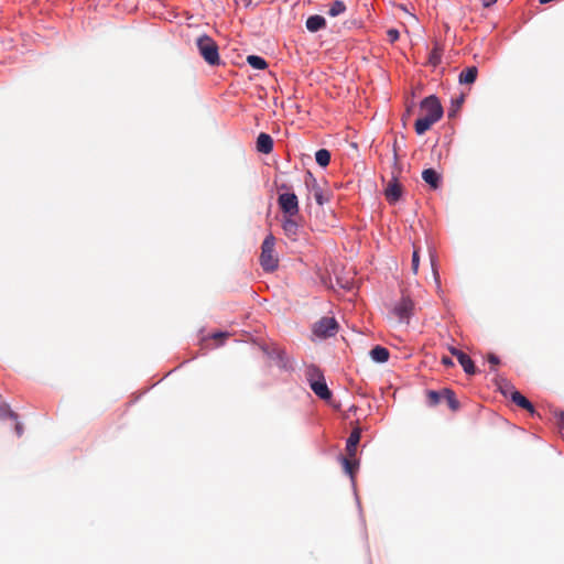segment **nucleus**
Instances as JSON below:
<instances>
[{
  "mask_svg": "<svg viewBox=\"0 0 564 564\" xmlns=\"http://www.w3.org/2000/svg\"><path fill=\"white\" fill-rule=\"evenodd\" d=\"M196 46L199 55L210 66L220 65V57L217 43L207 34L197 37Z\"/></svg>",
  "mask_w": 564,
  "mask_h": 564,
  "instance_id": "obj_1",
  "label": "nucleus"
},
{
  "mask_svg": "<svg viewBox=\"0 0 564 564\" xmlns=\"http://www.w3.org/2000/svg\"><path fill=\"white\" fill-rule=\"evenodd\" d=\"M275 239L268 235L261 246L260 264L267 272H273L279 264V259L274 253Z\"/></svg>",
  "mask_w": 564,
  "mask_h": 564,
  "instance_id": "obj_2",
  "label": "nucleus"
},
{
  "mask_svg": "<svg viewBox=\"0 0 564 564\" xmlns=\"http://www.w3.org/2000/svg\"><path fill=\"white\" fill-rule=\"evenodd\" d=\"M306 377L310 382V387L313 392L323 400H328L332 397V393L325 382V379L319 371V369L315 366H311L306 370Z\"/></svg>",
  "mask_w": 564,
  "mask_h": 564,
  "instance_id": "obj_3",
  "label": "nucleus"
},
{
  "mask_svg": "<svg viewBox=\"0 0 564 564\" xmlns=\"http://www.w3.org/2000/svg\"><path fill=\"white\" fill-rule=\"evenodd\" d=\"M444 108H429L425 115L416 119L414 128L420 135L424 134L431 127L443 117Z\"/></svg>",
  "mask_w": 564,
  "mask_h": 564,
  "instance_id": "obj_4",
  "label": "nucleus"
},
{
  "mask_svg": "<svg viewBox=\"0 0 564 564\" xmlns=\"http://www.w3.org/2000/svg\"><path fill=\"white\" fill-rule=\"evenodd\" d=\"M305 185L308 188L310 193L313 195L314 199L319 206L328 203L330 199V194L328 191L323 188L316 181V178L308 172L305 177Z\"/></svg>",
  "mask_w": 564,
  "mask_h": 564,
  "instance_id": "obj_5",
  "label": "nucleus"
},
{
  "mask_svg": "<svg viewBox=\"0 0 564 564\" xmlns=\"http://www.w3.org/2000/svg\"><path fill=\"white\" fill-rule=\"evenodd\" d=\"M278 204L283 214L289 217L299 215V199L294 193H283L278 197Z\"/></svg>",
  "mask_w": 564,
  "mask_h": 564,
  "instance_id": "obj_6",
  "label": "nucleus"
},
{
  "mask_svg": "<svg viewBox=\"0 0 564 564\" xmlns=\"http://www.w3.org/2000/svg\"><path fill=\"white\" fill-rule=\"evenodd\" d=\"M338 324L334 317H322L314 324L313 333L319 338L332 337L337 333Z\"/></svg>",
  "mask_w": 564,
  "mask_h": 564,
  "instance_id": "obj_7",
  "label": "nucleus"
},
{
  "mask_svg": "<svg viewBox=\"0 0 564 564\" xmlns=\"http://www.w3.org/2000/svg\"><path fill=\"white\" fill-rule=\"evenodd\" d=\"M502 393L506 397H510L511 401L516 403L521 409L527 410L531 414L535 413L533 404L524 397L522 395L518 390H514L513 387H506V389H502Z\"/></svg>",
  "mask_w": 564,
  "mask_h": 564,
  "instance_id": "obj_8",
  "label": "nucleus"
},
{
  "mask_svg": "<svg viewBox=\"0 0 564 564\" xmlns=\"http://www.w3.org/2000/svg\"><path fill=\"white\" fill-rule=\"evenodd\" d=\"M414 308V303L411 299L403 296L394 306L393 313L400 321H409Z\"/></svg>",
  "mask_w": 564,
  "mask_h": 564,
  "instance_id": "obj_9",
  "label": "nucleus"
},
{
  "mask_svg": "<svg viewBox=\"0 0 564 564\" xmlns=\"http://www.w3.org/2000/svg\"><path fill=\"white\" fill-rule=\"evenodd\" d=\"M386 198L389 203H397L402 196V185L398 182L397 177L389 182L388 186L384 189Z\"/></svg>",
  "mask_w": 564,
  "mask_h": 564,
  "instance_id": "obj_10",
  "label": "nucleus"
},
{
  "mask_svg": "<svg viewBox=\"0 0 564 564\" xmlns=\"http://www.w3.org/2000/svg\"><path fill=\"white\" fill-rule=\"evenodd\" d=\"M305 26L310 32L315 33L326 26V20L319 14H313L306 19Z\"/></svg>",
  "mask_w": 564,
  "mask_h": 564,
  "instance_id": "obj_11",
  "label": "nucleus"
},
{
  "mask_svg": "<svg viewBox=\"0 0 564 564\" xmlns=\"http://www.w3.org/2000/svg\"><path fill=\"white\" fill-rule=\"evenodd\" d=\"M478 68L476 66H469L463 69L458 75L459 84L470 85L477 79Z\"/></svg>",
  "mask_w": 564,
  "mask_h": 564,
  "instance_id": "obj_12",
  "label": "nucleus"
},
{
  "mask_svg": "<svg viewBox=\"0 0 564 564\" xmlns=\"http://www.w3.org/2000/svg\"><path fill=\"white\" fill-rule=\"evenodd\" d=\"M273 149V140L267 133H260L257 139V150L261 153L268 154Z\"/></svg>",
  "mask_w": 564,
  "mask_h": 564,
  "instance_id": "obj_13",
  "label": "nucleus"
},
{
  "mask_svg": "<svg viewBox=\"0 0 564 564\" xmlns=\"http://www.w3.org/2000/svg\"><path fill=\"white\" fill-rule=\"evenodd\" d=\"M443 50L438 43H435L429 53L427 64L432 67H437L442 62Z\"/></svg>",
  "mask_w": 564,
  "mask_h": 564,
  "instance_id": "obj_14",
  "label": "nucleus"
},
{
  "mask_svg": "<svg viewBox=\"0 0 564 564\" xmlns=\"http://www.w3.org/2000/svg\"><path fill=\"white\" fill-rule=\"evenodd\" d=\"M422 178L425 183H427L432 188H437L440 186V175L433 169H426L422 172Z\"/></svg>",
  "mask_w": 564,
  "mask_h": 564,
  "instance_id": "obj_15",
  "label": "nucleus"
},
{
  "mask_svg": "<svg viewBox=\"0 0 564 564\" xmlns=\"http://www.w3.org/2000/svg\"><path fill=\"white\" fill-rule=\"evenodd\" d=\"M282 228L285 232L286 236L289 237H293V236H296L297 235V231H299V224L297 221L294 219V217H286L284 220H283V224H282Z\"/></svg>",
  "mask_w": 564,
  "mask_h": 564,
  "instance_id": "obj_16",
  "label": "nucleus"
},
{
  "mask_svg": "<svg viewBox=\"0 0 564 564\" xmlns=\"http://www.w3.org/2000/svg\"><path fill=\"white\" fill-rule=\"evenodd\" d=\"M370 356L377 362H386L389 359L390 352L382 346H376L370 350Z\"/></svg>",
  "mask_w": 564,
  "mask_h": 564,
  "instance_id": "obj_17",
  "label": "nucleus"
},
{
  "mask_svg": "<svg viewBox=\"0 0 564 564\" xmlns=\"http://www.w3.org/2000/svg\"><path fill=\"white\" fill-rule=\"evenodd\" d=\"M341 465L344 467L345 473L348 474L351 479H354L355 473L358 469L357 459L350 457H341Z\"/></svg>",
  "mask_w": 564,
  "mask_h": 564,
  "instance_id": "obj_18",
  "label": "nucleus"
},
{
  "mask_svg": "<svg viewBox=\"0 0 564 564\" xmlns=\"http://www.w3.org/2000/svg\"><path fill=\"white\" fill-rule=\"evenodd\" d=\"M443 400L447 402V405L452 411H457L459 409V402L456 399V395L453 390L444 388L443 389Z\"/></svg>",
  "mask_w": 564,
  "mask_h": 564,
  "instance_id": "obj_19",
  "label": "nucleus"
},
{
  "mask_svg": "<svg viewBox=\"0 0 564 564\" xmlns=\"http://www.w3.org/2000/svg\"><path fill=\"white\" fill-rule=\"evenodd\" d=\"M247 63L253 69H258V70H262L268 67L267 61L262 56H259V55H248Z\"/></svg>",
  "mask_w": 564,
  "mask_h": 564,
  "instance_id": "obj_20",
  "label": "nucleus"
},
{
  "mask_svg": "<svg viewBox=\"0 0 564 564\" xmlns=\"http://www.w3.org/2000/svg\"><path fill=\"white\" fill-rule=\"evenodd\" d=\"M462 358L458 360L460 366L463 367L464 371L467 375H475L476 373V367L471 358L465 354L464 356H460Z\"/></svg>",
  "mask_w": 564,
  "mask_h": 564,
  "instance_id": "obj_21",
  "label": "nucleus"
},
{
  "mask_svg": "<svg viewBox=\"0 0 564 564\" xmlns=\"http://www.w3.org/2000/svg\"><path fill=\"white\" fill-rule=\"evenodd\" d=\"M346 11V4L341 0H335L327 11L329 17H337Z\"/></svg>",
  "mask_w": 564,
  "mask_h": 564,
  "instance_id": "obj_22",
  "label": "nucleus"
},
{
  "mask_svg": "<svg viewBox=\"0 0 564 564\" xmlns=\"http://www.w3.org/2000/svg\"><path fill=\"white\" fill-rule=\"evenodd\" d=\"M315 160L318 165L325 167L330 162V152L326 149H321L315 153Z\"/></svg>",
  "mask_w": 564,
  "mask_h": 564,
  "instance_id": "obj_23",
  "label": "nucleus"
},
{
  "mask_svg": "<svg viewBox=\"0 0 564 564\" xmlns=\"http://www.w3.org/2000/svg\"><path fill=\"white\" fill-rule=\"evenodd\" d=\"M427 397V403L431 406L437 405L443 400V389L441 391L430 390L426 393Z\"/></svg>",
  "mask_w": 564,
  "mask_h": 564,
  "instance_id": "obj_24",
  "label": "nucleus"
},
{
  "mask_svg": "<svg viewBox=\"0 0 564 564\" xmlns=\"http://www.w3.org/2000/svg\"><path fill=\"white\" fill-rule=\"evenodd\" d=\"M360 437H361V429L355 427L351 431V433L347 440V443L349 444L350 447H357L360 442Z\"/></svg>",
  "mask_w": 564,
  "mask_h": 564,
  "instance_id": "obj_25",
  "label": "nucleus"
},
{
  "mask_svg": "<svg viewBox=\"0 0 564 564\" xmlns=\"http://www.w3.org/2000/svg\"><path fill=\"white\" fill-rule=\"evenodd\" d=\"M417 106H442L436 95H429L420 100Z\"/></svg>",
  "mask_w": 564,
  "mask_h": 564,
  "instance_id": "obj_26",
  "label": "nucleus"
},
{
  "mask_svg": "<svg viewBox=\"0 0 564 564\" xmlns=\"http://www.w3.org/2000/svg\"><path fill=\"white\" fill-rule=\"evenodd\" d=\"M0 417L1 419H12L14 421L18 420V414L13 412L8 405H2L0 408Z\"/></svg>",
  "mask_w": 564,
  "mask_h": 564,
  "instance_id": "obj_27",
  "label": "nucleus"
},
{
  "mask_svg": "<svg viewBox=\"0 0 564 564\" xmlns=\"http://www.w3.org/2000/svg\"><path fill=\"white\" fill-rule=\"evenodd\" d=\"M419 265H420L419 249L414 246V250H413V253H412V263H411V270H412V272L414 274H417Z\"/></svg>",
  "mask_w": 564,
  "mask_h": 564,
  "instance_id": "obj_28",
  "label": "nucleus"
},
{
  "mask_svg": "<svg viewBox=\"0 0 564 564\" xmlns=\"http://www.w3.org/2000/svg\"><path fill=\"white\" fill-rule=\"evenodd\" d=\"M387 36L390 43H394L400 37V32L397 29H389L387 31Z\"/></svg>",
  "mask_w": 564,
  "mask_h": 564,
  "instance_id": "obj_29",
  "label": "nucleus"
},
{
  "mask_svg": "<svg viewBox=\"0 0 564 564\" xmlns=\"http://www.w3.org/2000/svg\"><path fill=\"white\" fill-rule=\"evenodd\" d=\"M347 455L345 457L356 458L357 447H350L349 444H346Z\"/></svg>",
  "mask_w": 564,
  "mask_h": 564,
  "instance_id": "obj_30",
  "label": "nucleus"
},
{
  "mask_svg": "<svg viewBox=\"0 0 564 564\" xmlns=\"http://www.w3.org/2000/svg\"><path fill=\"white\" fill-rule=\"evenodd\" d=\"M463 102H464V96L460 95L456 99L451 100V106H462Z\"/></svg>",
  "mask_w": 564,
  "mask_h": 564,
  "instance_id": "obj_31",
  "label": "nucleus"
},
{
  "mask_svg": "<svg viewBox=\"0 0 564 564\" xmlns=\"http://www.w3.org/2000/svg\"><path fill=\"white\" fill-rule=\"evenodd\" d=\"M488 361L490 365L496 366L499 364V358L496 355L490 354L488 356Z\"/></svg>",
  "mask_w": 564,
  "mask_h": 564,
  "instance_id": "obj_32",
  "label": "nucleus"
},
{
  "mask_svg": "<svg viewBox=\"0 0 564 564\" xmlns=\"http://www.w3.org/2000/svg\"><path fill=\"white\" fill-rule=\"evenodd\" d=\"M442 364L444 366H446V367H453L454 366L453 360L449 357H447V356L442 357Z\"/></svg>",
  "mask_w": 564,
  "mask_h": 564,
  "instance_id": "obj_33",
  "label": "nucleus"
},
{
  "mask_svg": "<svg viewBox=\"0 0 564 564\" xmlns=\"http://www.w3.org/2000/svg\"><path fill=\"white\" fill-rule=\"evenodd\" d=\"M15 433L18 436H21L23 434V426L20 422L15 423Z\"/></svg>",
  "mask_w": 564,
  "mask_h": 564,
  "instance_id": "obj_34",
  "label": "nucleus"
},
{
  "mask_svg": "<svg viewBox=\"0 0 564 564\" xmlns=\"http://www.w3.org/2000/svg\"><path fill=\"white\" fill-rule=\"evenodd\" d=\"M557 419H558V424L562 429H564V412L561 411L557 415Z\"/></svg>",
  "mask_w": 564,
  "mask_h": 564,
  "instance_id": "obj_35",
  "label": "nucleus"
},
{
  "mask_svg": "<svg viewBox=\"0 0 564 564\" xmlns=\"http://www.w3.org/2000/svg\"><path fill=\"white\" fill-rule=\"evenodd\" d=\"M481 2L485 8H490L497 2V0H481Z\"/></svg>",
  "mask_w": 564,
  "mask_h": 564,
  "instance_id": "obj_36",
  "label": "nucleus"
},
{
  "mask_svg": "<svg viewBox=\"0 0 564 564\" xmlns=\"http://www.w3.org/2000/svg\"><path fill=\"white\" fill-rule=\"evenodd\" d=\"M226 337H228V334H227V333H215V334L213 335V338H214V339H218V338H226Z\"/></svg>",
  "mask_w": 564,
  "mask_h": 564,
  "instance_id": "obj_37",
  "label": "nucleus"
},
{
  "mask_svg": "<svg viewBox=\"0 0 564 564\" xmlns=\"http://www.w3.org/2000/svg\"><path fill=\"white\" fill-rule=\"evenodd\" d=\"M393 160H394V163H398V152H397V142H394L393 144Z\"/></svg>",
  "mask_w": 564,
  "mask_h": 564,
  "instance_id": "obj_38",
  "label": "nucleus"
},
{
  "mask_svg": "<svg viewBox=\"0 0 564 564\" xmlns=\"http://www.w3.org/2000/svg\"><path fill=\"white\" fill-rule=\"evenodd\" d=\"M465 352H463L462 350H458L457 354L455 355V357L457 358V360H459L462 357L460 356H464Z\"/></svg>",
  "mask_w": 564,
  "mask_h": 564,
  "instance_id": "obj_39",
  "label": "nucleus"
},
{
  "mask_svg": "<svg viewBox=\"0 0 564 564\" xmlns=\"http://www.w3.org/2000/svg\"><path fill=\"white\" fill-rule=\"evenodd\" d=\"M458 350H459V349H456V348H454V347H451V348H449V351H451V354H452L453 356H455V355L457 354V351H458Z\"/></svg>",
  "mask_w": 564,
  "mask_h": 564,
  "instance_id": "obj_40",
  "label": "nucleus"
},
{
  "mask_svg": "<svg viewBox=\"0 0 564 564\" xmlns=\"http://www.w3.org/2000/svg\"><path fill=\"white\" fill-rule=\"evenodd\" d=\"M432 267H434V263L432 262ZM433 273L436 280H438V273L435 268H433Z\"/></svg>",
  "mask_w": 564,
  "mask_h": 564,
  "instance_id": "obj_41",
  "label": "nucleus"
},
{
  "mask_svg": "<svg viewBox=\"0 0 564 564\" xmlns=\"http://www.w3.org/2000/svg\"><path fill=\"white\" fill-rule=\"evenodd\" d=\"M456 115V110H453L448 116L454 117Z\"/></svg>",
  "mask_w": 564,
  "mask_h": 564,
  "instance_id": "obj_42",
  "label": "nucleus"
},
{
  "mask_svg": "<svg viewBox=\"0 0 564 564\" xmlns=\"http://www.w3.org/2000/svg\"><path fill=\"white\" fill-rule=\"evenodd\" d=\"M281 188L285 189V188H288V186H286L285 184H283V185L281 186Z\"/></svg>",
  "mask_w": 564,
  "mask_h": 564,
  "instance_id": "obj_43",
  "label": "nucleus"
}]
</instances>
